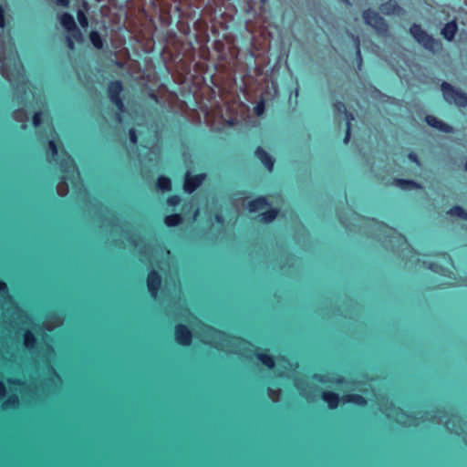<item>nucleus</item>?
Returning <instances> with one entry per match:
<instances>
[{
    "mask_svg": "<svg viewBox=\"0 0 467 467\" xmlns=\"http://www.w3.org/2000/svg\"><path fill=\"white\" fill-rule=\"evenodd\" d=\"M422 265L424 267H426L435 273H441L443 271V268L436 263L424 261V262H422Z\"/></svg>",
    "mask_w": 467,
    "mask_h": 467,
    "instance_id": "nucleus-40",
    "label": "nucleus"
},
{
    "mask_svg": "<svg viewBox=\"0 0 467 467\" xmlns=\"http://www.w3.org/2000/svg\"><path fill=\"white\" fill-rule=\"evenodd\" d=\"M181 202V198L178 195L170 196L167 200V203L170 206H176Z\"/></svg>",
    "mask_w": 467,
    "mask_h": 467,
    "instance_id": "nucleus-46",
    "label": "nucleus"
},
{
    "mask_svg": "<svg viewBox=\"0 0 467 467\" xmlns=\"http://www.w3.org/2000/svg\"><path fill=\"white\" fill-rule=\"evenodd\" d=\"M193 330L195 335L205 344L226 352L248 357L245 351L249 348L250 344L240 337H231L203 323H200Z\"/></svg>",
    "mask_w": 467,
    "mask_h": 467,
    "instance_id": "nucleus-3",
    "label": "nucleus"
},
{
    "mask_svg": "<svg viewBox=\"0 0 467 467\" xmlns=\"http://www.w3.org/2000/svg\"><path fill=\"white\" fill-rule=\"evenodd\" d=\"M441 90L444 100L449 104H454L459 108L467 107V93L456 88L451 84L443 81L441 85Z\"/></svg>",
    "mask_w": 467,
    "mask_h": 467,
    "instance_id": "nucleus-10",
    "label": "nucleus"
},
{
    "mask_svg": "<svg viewBox=\"0 0 467 467\" xmlns=\"http://www.w3.org/2000/svg\"><path fill=\"white\" fill-rule=\"evenodd\" d=\"M215 219H216L217 222H221L222 221V217L220 215H216Z\"/></svg>",
    "mask_w": 467,
    "mask_h": 467,
    "instance_id": "nucleus-57",
    "label": "nucleus"
},
{
    "mask_svg": "<svg viewBox=\"0 0 467 467\" xmlns=\"http://www.w3.org/2000/svg\"><path fill=\"white\" fill-rule=\"evenodd\" d=\"M379 10L385 16H402L405 14V10L396 0H388L380 4Z\"/></svg>",
    "mask_w": 467,
    "mask_h": 467,
    "instance_id": "nucleus-14",
    "label": "nucleus"
},
{
    "mask_svg": "<svg viewBox=\"0 0 467 467\" xmlns=\"http://www.w3.org/2000/svg\"><path fill=\"white\" fill-rule=\"evenodd\" d=\"M344 401L345 402H353L357 405H359V406H364L367 404V400L366 399L359 395V394H349V395H346L344 396Z\"/></svg>",
    "mask_w": 467,
    "mask_h": 467,
    "instance_id": "nucleus-28",
    "label": "nucleus"
},
{
    "mask_svg": "<svg viewBox=\"0 0 467 467\" xmlns=\"http://www.w3.org/2000/svg\"><path fill=\"white\" fill-rule=\"evenodd\" d=\"M464 168L467 171V161L465 162Z\"/></svg>",
    "mask_w": 467,
    "mask_h": 467,
    "instance_id": "nucleus-59",
    "label": "nucleus"
},
{
    "mask_svg": "<svg viewBox=\"0 0 467 467\" xmlns=\"http://www.w3.org/2000/svg\"><path fill=\"white\" fill-rule=\"evenodd\" d=\"M295 385L297 388V389L300 391L302 396L306 397V399H310L311 398L310 393L306 390V389L305 387L306 383H305L304 380H302V379H296Z\"/></svg>",
    "mask_w": 467,
    "mask_h": 467,
    "instance_id": "nucleus-39",
    "label": "nucleus"
},
{
    "mask_svg": "<svg viewBox=\"0 0 467 467\" xmlns=\"http://www.w3.org/2000/svg\"><path fill=\"white\" fill-rule=\"evenodd\" d=\"M112 222L113 224L111 228V234H117L120 232V242L122 244H124V242L127 241L134 247H136L140 254L142 256L140 258L141 262L153 264L155 261L153 255L155 248L151 244L145 243V241L140 239L137 234L130 233L126 225L122 226L120 224L119 220L115 216H113Z\"/></svg>",
    "mask_w": 467,
    "mask_h": 467,
    "instance_id": "nucleus-5",
    "label": "nucleus"
},
{
    "mask_svg": "<svg viewBox=\"0 0 467 467\" xmlns=\"http://www.w3.org/2000/svg\"><path fill=\"white\" fill-rule=\"evenodd\" d=\"M447 214L456 216L462 220L467 221V212L460 205H454L447 211Z\"/></svg>",
    "mask_w": 467,
    "mask_h": 467,
    "instance_id": "nucleus-27",
    "label": "nucleus"
},
{
    "mask_svg": "<svg viewBox=\"0 0 467 467\" xmlns=\"http://www.w3.org/2000/svg\"><path fill=\"white\" fill-rule=\"evenodd\" d=\"M380 410L386 414L389 419H391L398 423L404 426L418 425L420 420H437L438 423H443L447 430L457 435L464 434L463 441L467 445V432L463 430L462 422L456 415H451L449 419L443 420L447 415H441V411H424L418 412L420 417L411 414H407L400 408L395 407L392 403L380 405Z\"/></svg>",
    "mask_w": 467,
    "mask_h": 467,
    "instance_id": "nucleus-1",
    "label": "nucleus"
},
{
    "mask_svg": "<svg viewBox=\"0 0 467 467\" xmlns=\"http://www.w3.org/2000/svg\"><path fill=\"white\" fill-rule=\"evenodd\" d=\"M425 121L429 126L435 128L442 132L451 133L453 131V128L451 126L440 120L435 116H432V115L426 116Z\"/></svg>",
    "mask_w": 467,
    "mask_h": 467,
    "instance_id": "nucleus-17",
    "label": "nucleus"
},
{
    "mask_svg": "<svg viewBox=\"0 0 467 467\" xmlns=\"http://www.w3.org/2000/svg\"><path fill=\"white\" fill-rule=\"evenodd\" d=\"M123 89L122 84L119 80L111 81L109 84L108 93L109 98L114 103L119 111L124 110V103L120 98V93Z\"/></svg>",
    "mask_w": 467,
    "mask_h": 467,
    "instance_id": "nucleus-12",
    "label": "nucleus"
},
{
    "mask_svg": "<svg viewBox=\"0 0 467 467\" xmlns=\"http://www.w3.org/2000/svg\"><path fill=\"white\" fill-rule=\"evenodd\" d=\"M256 357L268 368H273L275 367V360L271 356L264 353H257Z\"/></svg>",
    "mask_w": 467,
    "mask_h": 467,
    "instance_id": "nucleus-34",
    "label": "nucleus"
},
{
    "mask_svg": "<svg viewBox=\"0 0 467 467\" xmlns=\"http://www.w3.org/2000/svg\"><path fill=\"white\" fill-rule=\"evenodd\" d=\"M268 205V202L265 197H258L248 202L247 208L249 212L255 213L260 210H263L265 206Z\"/></svg>",
    "mask_w": 467,
    "mask_h": 467,
    "instance_id": "nucleus-23",
    "label": "nucleus"
},
{
    "mask_svg": "<svg viewBox=\"0 0 467 467\" xmlns=\"http://www.w3.org/2000/svg\"><path fill=\"white\" fill-rule=\"evenodd\" d=\"M32 122L35 127H37L40 125V123H41V112L40 111L35 112V114L33 115Z\"/></svg>",
    "mask_w": 467,
    "mask_h": 467,
    "instance_id": "nucleus-47",
    "label": "nucleus"
},
{
    "mask_svg": "<svg viewBox=\"0 0 467 467\" xmlns=\"http://www.w3.org/2000/svg\"><path fill=\"white\" fill-rule=\"evenodd\" d=\"M408 158H409L411 161H413V162L417 163L418 165H420V161H419V159H418V156H417V154H416V153H414V152H410V153H409Z\"/></svg>",
    "mask_w": 467,
    "mask_h": 467,
    "instance_id": "nucleus-53",
    "label": "nucleus"
},
{
    "mask_svg": "<svg viewBox=\"0 0 467 467\" xmlns=\"http://www.w3.org/2000/svg\"><path fill=\"white\" fill-rule=\"evenodd\" d=\"M59 23L65 28V30H67V32L74 30V28L77 26L74 16L67 12L60 15Z\"/></svg>",
    "mask_w": 467,
    "mask_h": 467,
    "instance_id": "nucleus-21",
    "label": "nucleus"
},
{
    "mask_svg": "<svg viewBox=\"0 0 467 467\" xmlns=\"http://www.w3.org/2000/svg\"><path fill=\"white\" fill-rule=\"evenodd\" d=\"M205 178V173L192 175L191 172L187 171L184 175L183 191L188 194L194 192L202 184Z\"/></svg>",
    "mask_w": 467,
    "mask_h": 467,
    "instance_id": "nucleus-11",
    "label": "nucleus"
},
{
    "mask_svg": "<svg viewBox=\"0 0 467 467\" xmlns=\"http://www.w3.org/2000/svg\"><path fill=\"white\" fill-rule=\"evenodd\" d=\"M19 402L18 397L16 394L10 395L2 404L4 410L15 408Z\"/></svg>",
    "mask_w": 467,
    "mask_h": 467,
    "instance_id": "nucleus-36",
    "label": "nucleus"
},
{
    "mask_svg": "<svg viewBox=\"0 0 467 467\" xmlns=\"http://www.w3.org/2000/svg\"><path fill=\"white\" fill-rule=\"evenodd\" d=\"M393 184L403 191L422 189V185L414 180L395 179Z\"/></svg>",
    "mask_w": 467,
    "mask_h": 467,
    "instance_id": "nucleus-20",
    "label": "nucleus"
},
{
    "mask_svg": "<svg viewBox=\"0 0 467 467\" xmlns=\"http://www.w3.org/2000/svg\"><path fill=\"white\" fill-rule=\"evenodd\" d=\"M409 33L420 46L432 54H437L442 49L441 41L434 38L419 24L413 23L410 26Z\"/></svg>",
    "mask_w": 467,
    "mask_h": 467,
    "instance_id": "nucleus-8",
    "label": "nucleus"
},
{
    "mask_svg": "<svg viewBox=\"0 0 467 467\" xmlns=\"http://www.w3.org/2000/svg\"><path fill=\"white\" fill-rule=\"evenodd\" d=\"M8 382L9 383H15V384H18V385H21V381L19 379H8Z\"/></svg>",
    "mask_w": 467,
    "mask_h": 467,
    "instance_id": "nucleus-55",
    "label": "nucleus"
},
{
    "mask_svg": "<svg viewBox=\"0 0 467 467\" xmlns=\"http://www.w3.org/2000/svg\"><path fill=\"white\" fill-rule=\"evenodd\" d=\"M351 214H352V216L354 217L355 220L358 218V215L355 213L351 212Z\"/></svg>",
    "mask_w": 467,
    "mask_h": 467,
    "instance_id": "nucleus-58",
    "label": "nucleus"
},
{
    "mask_svg": "<svg viewBox=\"0 0 467 467\" xmlns=\"http://www.w3.org/2000/svg\"><path fill=\"white\" fill-rule=\"evenodd\" d=\"M338 217H339V220H340L341 223L346 228H348L349 230H352V226H354V224H352L351 223H348V220L342 214H338Z\"/></svg>",
    "mask_w": 467,
    "mask_h": 467,
    "instance_id": "nucleus-50",
    "label": "nucleus"
},
{
    "mask_svg": "<svg viewBox=\"0 0 467 467\" xmlns=\"http://www.w3.org/2000/svg\"><path fill=\"white\" fill-rule=\"evenodd\" d=\"M353 119H354V116L353 115L348 116V123H346L347 130H346V135H345V138H344V143L345 144H347L349 141V139H350V125H351V121Z\"/></svg>",
    "mask_w": 467,
    "mask_h": 467,
    "instance_id": "nucleus-42",
    "label": "nucleus"
},
{
    "mask_svg": "<svg viewBox=\"0 0 467 467\" xmlns=\"http://www.w3.org/2000/svg\"><path fill=\"white\" fill-rule=\"evenodd\" d=\"M363 223L365 227L368 228L366 233L384 243L387 246H389L388 242L391 248H394V244H392L394 242L399 244H406L405 238L402 235L397 234L395 230L388 227L385 223L374 220H366Z\"/></svg>",
    "mask_w": 467,
    "mask_h": 467,
    "instance_id": "nucleus-7",
    "label": "nucleus"
},
{
    "mask_svg": "<svg viewBox=\"0 0 467 467\" xmlns=\"http://www.w3.org/2000/svg\"><path fill=\"white\" fill-rule=\"evenodd\" d=\"M13 118L15 120L23 123L21 126L22 129L25 130L26 128V122L28 121V115L25 109H18L16 111H14Z\"/></svg>",
    "mask_w": 467,
    "mask_h": 467,
    "instance_id": "nucleus-26",
    "label": "nucleus"
},
{
    "mask_svg": "<svg viewBox=\"0 0 467 467\" xmlns=\"http://www.w3.org/2000/svg\"><path fill=\"white\" fill-rule=\"evenodd\" d=\"M47 362L48 363V373H49V378L45 382V385L47 386H49V385H52V387L55 389H57L60 383H61V379L59 377V375L56 372L55 368L51 366V360L55 355V351H54V348H52V346L50 345H47Z\"/></svg>",
    "mask_w": 467,
    "mask_h": 467,
    "instance_id": "nucleus-13",
    "label": "nucleus"
},
{
    "mask_svg": "<svg viewBox=\"0 0 467 467\" xmlns=\"http://www.w3.org/2000/svg\"><path fill=\"white\" fill-rule=\"evenodd\" d=\"M322 398L327 403L330 409H335L337 407L339 402V398L337 394L327 391L322 393Z\"/></svg>",
    "mask_w": 467,
    "mask_h": 467,
    "instance_id": "nucleus-24",
    "label": "nucleus"
},
{
    "mask_svg": "<svg viewBox=\"0 0 467 467\" xmlns=\"http://www.w3.org/2000/svg\"><path fill=\"white\" fill-rule=\"evenodd\" d=\"M351 37L354 41L355 47H356V55H357V60H358V67L360 70L362 67V57L360 52V42L359 37L358 36L351 35Z\"/></svg>",
    "mask_w": 467,
    "mask_h": 467,
    "instance_id": "nucleus-35",
    "label": "nucleus"
},
{
    "mask_svg": "<svg viewBox=\"0 0 467 467\" xmlns=\"http://www.w3.org/2000/svg\"><path fill=\"white\" fill-rule=\"evenodd\" d=\"M192 334L189 328L182 324H179L175 327L176 342L182 346H189L192 342Z\"/></svg>",
    "mask_w": 467,
    "mask_h": 467,
    "instance_id": "nucleus-15",
    "label": "nucleus"
},
{
    "mask_svg": "<svg viewBox=\"0 0 467 467\" xmlns=\"http://www.w3.org/2000/svg\"><path fill=\"white\" fill-rule=\"evenodd\" d=\"M266 0H261L262 3H265Z\"/></svg>",
    "mask_w": 467,
    "mask_h": 467,
    "instance_id": "nucleus-60",
    "label": "nucleus"
},
{
    "mask_svg": "<svg viewBox=\"0 0 467 467\" xmlns=\"http://www.w3.org/2000/svg\"><path fill=\"white\" fill-rule=\"evenodd\" d=\"M0 63L2 76L12 85L16 95L26 92V79L24 67L18 58L15 44L8 36L0 34Z\"/></svg>",
    "mask_w": 467,
    "mask_h": 467,
    "instance_id": "nucleus-2",
    "label": "nucleus"
},
{
    "mask_svg": "<svg viewBox=\"0 0 467 467\" xmlns=\"http://www.w3.org/2000/svg\"><path fill=\"white\" fill-rule=\"evenodd\" d=\"M0 310L4 320L10 324H26L30 321L28 315L15 304L6 284L2 280H0Z\"/></svg>",
    "mask_w": 467,
    "mask_h": 467,
    "instance_id": "nucleus-6",
    "label": "nucleus"
},
{
    "mask_svg": "<svg viewBox=\"0 0 467 467\" xmlns=\"http://www.w3.org/2000/svg\"><path fill=\"white\" fill-rule=\"evenodd\" d=\"M265 101L262 99L260 101L257 102L256 106L254 107V111L257 116H260L265 112Z\"/></svg>",
    "mask_w": 467,
    "mask_h": 467,
    "instance_id": "nucleus-44",
    "label": "nucleus"
},
{
    "mask_svg": "<svg viewBox=\"0 0 467 467\" xmlns=\"http://www.w3.org/2000/svg\"><path fill=\"white\" fill-rule=\"evenodd\" d=\"M5 386L2 381H0V399H3L5 396Z\"/></svg>",
    "mask_w": 467,
    "mask_h": 467,
    "instance_id": "nucleus-54",
    "label": "nucleus"
},
{
    "mask_svg": "<svg viewBox=\"0 0 467 467\" xmlns=\"http://www.w3.org/2000/svg\"><path fill=\"white\" fill-rule=\"evenodd\" d=\"M182 221V218L180 214L174 213L165 217L164 223L169 227H173L179 225Z\"/></svg>",
    "mask_w": 467,
    "mask_h": 467,
    "instance_id": "nucleus-32",
    "label": "nucleus"
},
{
    "mask_svg": "<svg viewBox=\"0 0 467 467\" xmlns=\"http://www.w3.org/2000/svg\"><path fill=\"white\" fill-rule=\"evenodd\" d=\"M294 94L296 97L298 96V88H296L295 91H294Z\"/></svg>",
    "mask_w": 467,
    "mask_h": 467,
    "instance_id": "nucleus-56",
    "label": "nucleus"
},
{
    "mask_svg": "<svg viewBox=\"0 0 467 467\" xmlns=\"http://www.w3.org/2000/svg\"><path fill=\"white\" fill-rule=\"evenodd\" d=\"M161 283V275L155 270L150 271L147 278V286L153 298L157 297Z\"/></svg>",
    "mask_w": 467,
    "mask_h": 467,
    "instance_id": "nucleus-16",
    "label": "nucleus"
},
{
    "mask_svg": "<svg viewBox=\"0 0 467 467\" xmlns=\"http://www.w3.org/2000/svg\"><path fill=\"white\" fill-rule=\"evenodd\" d=\"M334 110L335 112L337 113H339V114H344L345 115V118H346V123H348V116L349 115H353L352 113L348 112L347 110V108H346V105L341 102V101H337L335 104H334Z\"/></svg>",
    "mask_w": 467,
    "mask_h": 467,
    "instance_id": "nucleus-37",
    "label": "nucleus"
},
{
    "mask_svg": "<svg viewBox=\"0 0 467 467\" xmlns=\"http://www.w3.org/2000/svg\"><path fill=\"white\" fill-rule=\"evenodd\" d=\"M55 3L62 7H67L69 5L70 0H55Z\"/></svg>",
    "mask_w": 467,
    "mask_h": 467,
    "instance_id": "nucleus-52",
    "label": "nucleus"
},
{
    "mask_svg": "<svg viewBox=\"0 0 467 467\" xmlns=\"http://www.w3.org/2000/svg\"><path fill=\"white\" fill-rule=\"evenodd\" d=\"M36 338L35 335L29 330H25L23 334V346L25 348H26L29 352H32L33 349L36 348Z\"/></svg>",
    "mask_w": 467,
    "mask_h": 467,
    "instance_id": "nucleus-22",
    "label": "nucleus"
},
{
    "mask_svg": "<svg viewBox=\"0 0 467 467\" xmlns=\"http://www.w3.org/2000/svg\"><path fill=\"white\" fill-rule=\"evenodd\" d=\"M60 171L63 173L61 181L57 183V192L60 196H66L68 193V184L70 182L74 192L87 199V192L84 189L78 170L76 167L74 160L66 152L63 153L62 159L58 162Z\"/></svg>",
    "mask_w": 467,
    "mask_h": 467,
    "instance_id": "nucleus-4",
    "label": "nucleus"
},
{
    "mask_svg": "<svg viewBox=\"0 0 467 467\" xmlns=\"http://www.w3.org/2000/svg\"><path fill=\"white\" fill-rule=\"evenodd\" d=\"M68 36H72L73 40H76L78 43H83L84 42V36L81 33L80 29L78 27V26L74 28V30H70L67 32Z\"/></svg>",
    "mask_w": 467,
    "mask_h": 467,
    "instance_id": "nucleus-38",
    "label": "nucleus"
},
{
    "mask_svg": "<svg viewBox=\"0 0 467 467\" xmlns=\"http://www.w3.org/2000/svg\"><path fill=\"white\" fill-rule=\"evenodd\" d=\"M89 40L96 49H102L104 47V39L100 33L97 30H92L89 33Z\"/></svg>",
    "mask_w": 467,
    "mask_h": 467,
    "instance_id": "nucleus-25",
    "label": "nucleus"
},
{
    "mask_svg": "<svg viewBox=\"0 0 467 467\" xmlns=\"http://www.w3.org/2000/svg\"><path fill=\"white\" fill-rule=\"evenodd\" d=\"M255 156L261 161L264 166L271 171L274 168L275 161L262 147L255 150Z\"/></svg>",
    "mask_w": 467,
    "mask_h": 467,
    "instance_id": "nucleus-19",
    "label": "nucleus"
},
{
    "mask_svg": "<svg viewBox=\"0 0 467 467\" xmlns=\"http://www.w3.org/2000/svg\"><path fill=\"white\" fill-rule=\"evenodd\" d=\"M77 18H78L79 25L82 27H87L88 26V20L85 15V13L82 10H78L77 12Z\"/></svg>",
    "mask_w": 467,
    "mask_h": 467,
    "instance_id": "nucleus-41",
    "label": "nucleus"
},
{
    "mask_svg": "<svg viewBox=\"0 0 467 467\" xmlns=\"http://www.w3.org/2000/svg\"><path fill=\"white\" fill-rule=\"evenodd\" d=\"M458 26L455 20L447 22L441 30V36L447 41H452L457 34Z\"/></svg>",
    "mask_w": 467,
    "mask_h": 467,
    "instance_id": "nucleus-18",
    "label": "nucleus"
},
{
    "mask_svg": "<svg viewBox=\"0 0 467 467\" xmlns=\"http://www.w3.org/2000/svg\"><path fill=\"white\" fill-rule=\"evenodd\" d=\"M362 18L364 23L372 27L379 35H388L389 29V24L386 19L375 10L371 8L365 9L362 12Z\"/></svg>",
    "mask_w": 467,
    "mask_h": 467,
    "instance_id": "nucleus-9",
    "label": "nucleus"
},
{
    "mask_svg": "<svg viewBox=\"0 0 467 467\" xmlns=\"http://www.w3.org/2000/svg\"><path fill=\"white\" fill-rule=\"evenodd\" d=\"M60 325H62V319L59 317H54L52 320H47L43 323V328L47 331H52Z\"/></svg>",
    "mask_w": 467,
    "mask_h": 467,
    "instance_id": "nucleus-31",
    "label": "nucleus"
},
{
    "mask_svg": "<svg viewBox=\"0 0 467 467\" xmlns=\"http://www.w3.org/2000/svg\"><path fill=\"white\" fill-rule=\"evenodd\" d=\"M280 394H281V389L275 390L270 388L268 389V396L274 402L278 401Z\"/></svg>",
    "mask_w": 467,
    "mask_h": 467,
    "instance_id": "nucleus-43",
    "label": "nucleus"
},
{
    "mask_svg": "<svg viewBox=\"0 0 467 467\" xmlns=\"http://www.w3.org/2000/svg\"><path fill=\"white\" fill-rule=\"evenodd\" d=\"M129 137H130V140L131 143H133V144L137 143L138 139H137V134H136V130L134 128L130 129Z\"/></svg>",
    "mask_w": 467,
    "mask_h": 467,
    "instance_id": "nucleus-48",
    "label": "nucleus"
},
{
    "mask_svg": "<svg viewBox=\"0 0 467 467\" xmlns=\"http://www.w3.org/2000/svg\"><path fill=\"white\" fill-rule=\"evenodd\" d=\"M66 42H67V47L70 50H74L75 49V44H74V40L72 39V36H66Z\"/></svg>",
    "mask_w": 467,
    "mask_h": 467,
    "instance_id": "nucleus-51",
    "label": "nucleus"
},
{
    "mask_svg": "<svg viewBox=\"0 0 467 467\" xmlns=\"http://www.w3.org/2000/svg\"><path fill=\"white\" fill-rule=\"evenodd\" d=\"M277 213L278 212L275 209H271L269 211L264 212L259 215L260 221L265 223H269L276 218Z\"/></svg>",
    "mask_w": 467,
    "mask_h": 467,
    "instance_id": "nucleus-30",
    "label": "nucleus"
},
{
    "mask_svg": "<svg viewBox=\"0 0 467 467\" xmlns=\"http://www.w3.org/2000/svg\"><path fill=\"white\" fill-rule=\"evenodd\" d=\"M157 187L162 192L171 190V181L166 176H160L157 180Z\"/></svg>",
    "mask_w": 467,
    "mask_h": 467,
    "instance_id": "nucleus-29",
    "label": "nucleus"
},
{
    "mask_svg": "<svg viewBox=\"0 0 467 467\" xmlns=\"http://www.w3.org/2000/svg\"><path fill=\"white\" fill-rule=\"evenodd\" d=\"M313 379L322 383L333 381V379L328 376L319 374H314Z\"/></svg>",
    "mask_w": 467,
    "mask_h": 467,
    "instance_id": "nucleus-45",
    "label": "nucleus"
},
{
    "mask_svg": "<svg viewBox=\"0 0 467 467\" xmlns=\"http://www.w3.org/2000/svg\"><path fill=\"white\" fill-rule=\"evenodd\" d=\"M48 150L50 151V153L49 152L47 153V161L49 162H52V161H56V157L58 154V150H57V144L53 140H50L48 141Z\"/></svg>",
    "mask_w": 467,
    "mask_h": 467,
    "instance_id": "nucleus-33",
    "label": "nucleus"
},
{
    "mask_svg": "<svg viewBox=\"0 0 467 467\" xmlns=\"http://www.w3.org/2000/svg\"><path fill=\"white\" fill-rule=\"evenodd\" d=\"M5 11L3 9V7L0 5V29H1V33H3L4 31V27H5Z\"/></svg>",
    "mask_w": 467,
    "mask_h": 467,
    "instance_id": "nucleus-49",
    "label": "nucleus"
}]
</instances>
